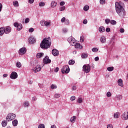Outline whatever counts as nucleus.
Segmentation results:
<instances>
[{
    "label": "nucleus",
    "instance_id": "680f3d73",
    "mask_svg": "<svg viewBox=\"0 0 128 128\" xmlns=\"http://www.w3.org/2000/svg\"><path fill=\"white\" fill-rule=\"evenodd\" d=\"M64 2H61L60 4V6H64Z\"/></svg>",
    "mask_w": 128,
    "mask_h": 128
},
{
    "label": "nucleus",
    "instance_id": "f257e3e1",
    "mask_svg": "<svg viewBox=\"0 0 128 128\" xmlns=\"http://www.w3.org/2000/svg\"><path fill=\"white\" fill-rule=\"evenodd\" d=\"M116 10L118 14L121 18H124L126 16V10L122 7V2H116L115 3Z\"/></svg>",
    "mask_w": 128,
    "mask_h": 128
},
{
    "label": "nucleus",
    "instance_id": "a19ab883",
    "mask_svg": "<svg viewBox=\"0 0 128 128\" xmlns=\"http://www.w3.org/2000/svg\"><path fill=\"white\" fill-rule=\"evenodd\" d=\"M105 22H106V24H110V20L108 18H106L105 20Z\"/></svg>",
    "mask_w": 128,
    "mask_h": 128
},
{
    "label": "nucleus",
    "instance_id": "864d4df0",
    "mask_svg": "<svg viewBox=\"0 0 128 128\" xmlns=\"http://www.w3.org/2000/svg\"><path fill=\"white\" fill-rule=\"evenodd\" d=\"M66 20V18L63 17L62 19H61V22H65Z\"/></svg>",
    "mask_w": 128,
    "mask_h": 128
},
{
    "label": "nucleus",
    "instance_id": "7ed1b4c3",
    "mask_svg": "<svg viewBox=\"0 0 128 128\" xmlns=\"http://www.w3.org/2000/svg\"><path fill=\"white\" fill-rule=\"evenodd\" d=\"M16 114L10 113L8 114L6 116V122H12V120H14V118H16Z\"/></svg>",
    "mask_w": 128,
    "mask_h": 128
},
{
    "label": "nucleus",
    "instance_id": "c85d7f7f",
    "mask_svg": "<svg viewBox=\"0 0 128 128\" xmlns=\"http://www.w3.org/2000/svg\"><path fill=\"white\" fill-rule=\"evenodd\" d=\"M114 118H120V112H116L114 114Z\"/></svg>",
    "mask_w": 128,
    "mask_h": 128
},
{
    "label": "nucleus",
    "instance_id": "13d9d810",
    "mask_svg": "<svg viewBox=\"0 0 128 128\" xmlns=\"http://www.w3.org/2000/svg\"><path fill=\"white\" fill-rule=\"evenodd\" d=\"M58 70L59 68L58 67L56 68L54 70V72H58Z\"/></svg>",
    "mask_w": 128,
    "mask_h": 128
},
{
    "label": "nucleus",
    "instance_id": "49530a36",
    "mask_svg": "<svg viewBox=\"0 0 128 128\" xmlns=\"http://www.w3.org/2000/svg\"><path fill=\"white\" fill-rule=\"evenodd\" d=\"M66 10V6H63L60 8V12H63V10Z\"/></svg>",
    "mask_w": 128,
    "mask_h": 128
},
{
    "label": "nucleus",
    "instance_id": "1a4fd4ad",
    "mask_svg": "<svg viewBox=\"0 0 128 128\" xmlns=\"http://www.w3.org/2000/svg\"><path fill=\"white\" fill-rule=\"evenodd\" d=\"M52 60H50V58H48V56H46L43 59V62L44 64H50Z\"/></svg>",
    "mask_w": 128,
    "mask_h": 128
},
{
    "label": "nucleus",
    "instance_id": "e2e57ef3",
    "mask_svg": "<svg viewBox=\"0 0 128 128\" xmlns=\"http://www.w3.org/2000/svg\"><path fill=\"white\" fill-rule=\"evenodd\" d=\"M98 60H100V58H98V56H96L94 58V60L96 62H98Z\"/></svg>",
    "mask_w": 128,
    "mask_h": 128
},
{
    "label": "nucleus",
    "instance_id": "37998d69",
    "mask_svg": "<svg viewBox=\"0 0 128 128\" xmlns=\"http://www.w3.org/2000/svg\"><path fill=\"white\" fill-rule=\"evenodd\" d=\"M69 24H70V20L68 19H66V20L64 22V24L66 26H68Z\"/></svg>",
    "mask_w": 128,
    "mask_h": 128
},
{
    "label": "nucleus",
    "instance_id": "052dcab7",
    "mask_svg": "<svg viewBox=\"0 0 128 128\" xmlns=\"http://www.w3.org/2000/svg\"><path fill=\"white\" fill-rule=\"evenodd\" d=\"M106 32H110V28H106Z\"/></svg>",
    "mask_w": 128,
    "mask_h": 128
},
{
    "label": "nucleus",
    "instance_id": "9b49d317",
    "mask_svg": "<svg viewBox=\"0 0 128 128\" xmlns=\"http://www.w3.org/2000/svg\"><path fill=\"white\" fill-rule=\"evenodd\" d=\"M4 30L5 32V34H10L12 32V28L10 26H6L4 28Z\"/></svg>",
    "mask_w": 128,
    "mask_h": 128
},
{
    "label": "nucleus",
    "instance_id": "5fc2aeb1",
    "mask_svg": "<svg viewBox=\"0 0 128 128\" xmlns=\"http://www.w3.org/2000/svg\"><path fill=\"white\" fill-rule=\"evenodd\" d=\"M120 32H121L122 34L124 32V29L122 28H120Z\"/></svg>",
    "mask_w": 128,
    "mask_h": 128
},
{
    "label": "nucleus",
    "instance_id": "cd10ccee",
    "mask_svg": "<svg viewBox=\"0 0 128 128\" xmlns=\"http://www.w3.org/2000/svg\"><path fill=\"white\" fill-rule=\"evenodd\" d=\"M50 26V21L48 22L45 20L44 26Z\"/></svg>",
    "mask_w": 128,
    "mask_h": 128
},
{
    "label": "nucleus",
    "instance_id": "3c124183",
    "mask_svg": "<svg viewBox=\"0 0 128 128\" xmlns=\"http://www.w3.org/2000/svg\"><path fill=\"white\" fill-rule=\"evenodd\" d=\"M38 128H44V124H40Z\"/></svg>",
    "mask_w": 128,
    "mask_h": 128
},
{
    "label": "nucleus",
    "instance_id": "7c9ffc66",
    "mask_svg": "<svg viewBox=\"0 0 128 128\" xmlns=\"http://www.w3.org/2000/svg\"><path fill=\"white\" fill-rule=\"evenodd\" d=\"M50 88L52 90H54L56 88H58V86L56 84H52L50 86Z\"/></svg>",
    "mask_w": 128,
    "mask_h": 128
},
{
    "label": "nucleus",
    "instance_id": "338daca9",
    "mask_svg": "<svg viewBox=\"0 0 128 128\" xmlns=\"http://www.w3.org/2000/svg\"><path fill=\"white\" fill-rule=\"evenodd\" d=\"M72 88V90H76V86H73Z\"/></svg>",
    "mask_w": 128,
    "mask_h": 128
},
{
    "label": "nucleus",
    "instance_id": "72a5a7b5",
    "mask_svg": "<svg viewBox=\"0 0 128 128\" xmlns=\"http://www.w3.org/2000/svg\"><path fill=\"white\" fill-rule=\"evenodd\" d=\"M77 102L78 104H82V98H78Z\"/></svg>",
    "mask_w": 128,
    "mask_h": 128
},
{
    "label": "nucleus",
    "instance_id": "423d86ee",
    "mask_svg": "<svg viewBox=\"0 0 128 128\" xmlns=\"http://www.w3.org/2000/svg\"><path fill=\"white\" fill-rule=\"evenodd\" d=\"M82 68H83V70L86 74H88V72H90V66L88 64V66H86V64L84 65Z\"/></svg>",
    "mask_w": 128,
    "mask_h": 128
},
{
    "label": "nucleus",
    "instance_id": "393cba45",
    "mask_svg": "<svg viewBox=\"0 0 128 128\" xmlns=\"http://www.w3.org/2000/svg\"><path fill=\"white\" fill-rule=\"evenodd\" d=\"M13 6L15 7V8H18L19 6V4H18V1H14L13 2Z\"/></svg>",
    "mask_w": 128,
    "mask_h": 128
},
{
    "label": "nucleus",
    "instance_id": "09e8293b",
    "mask_svg": "<svg viewBox=\"0 0 128 128\" xmlns=\"http://www.w3.org/2000/svg\"><path fill=\"white\" fill-rule=\"evenodd\" d=\"M84 36H80V42H84Z\"/></svg>",
    "mask_w": 128,
    "mask_h": 128
},
{
    "label": "nucleus",
    "instance_id": "0eeeda50",
    "mask_svg": "<svg viewBox=\"0 0 128 128\" xmlns=\"http://www.w3.org/2000/svg\"><path fill=\"white\" fill-rule=\"evenodd\" d=\"M14 26L15 28H16L18 30H22V24H18V22L14 23Z\"/></svg>",
    "mask_w": 128,
    "mask_h": 128
},
{
    "label": "nucleus",
    "instance_id": "69168bd1",
    "mask_svg": "<svg viewBox=\"0 0 128 128\" xmlns=\"http://www.w3.org/2000/svg\"><path fill=\"white\" fill-rule=\"evenodd\" d=\"M107 128H112V125L108 124L107 126Z\"/></svg>",
    "mask_w": 128,
    "mask_h": 128
},
{
    "label": "nucleus",
    "instance_id": "6ab92c4d",
    "mask_svg": "<svg viewBox=\"0 0 128 128\" xmlns=\"http://www.w3.org/2000/svg\"><path fill=\"white\" fill-rule=\"evenodd\" d=\"M44 52H38L36 54V58H42V56H44Z\"/></svg>",
    "mask_w": 128,
    "mask_h": 128
},
{
    "label": "nucleus",
    "instance_id": "79ce46f5",
    "mask_svg": "<svg viewBox=\"0 0 128 128\" xmlns=\"http://www.w3.org/2000/svg\"><path fill=\"white\" fill-rule=\"evenodd\" d=\"M98 51V48H92V52H96Z\"/></svg>",
    "mask_w": 128,
    "mask_h": 128
},
{
    "label": "nucleus",
    "instance_id": "dca6fc26",
    "mask_svg": "<svg viewBox=\"0 0 128 128\" xmlns=\"http://www.w3.org/2000/svg\"><path fill=\"white\" fill-rule=\"evenodd\" d=\"M74 46L76 48H78V50H82L83 48L82 46L80 44V43H76V44L74 45Z\"/></svg>",
    "mask_w": 128,
    "mask_h": 128
},
{
    "label": "nucleus",
    "instance_id": "4468645a",
    "mask_svg": "<svg viewBox=\"0 0 128 128\" xmlns=\"http://www.w3.org/2000/svg\"><path fill=\"white\" fill-rule=\"evenodd\" d=\"M28 42L31 44L36 42V38L34 37H30L28 39Z\"/></svg>",
    "mask_w": 128,
    "mask_h": 128
},
{
    "label": "nucleus",
    "instance_id": "774afa93",
    "mask_svg": "<svg viewBox=\"0 0 128 128\" xmlns=\"http://www.w3.org/2000/svg\"><path fill=\"white\" fill-rule=\"evenodd\" d=\"M50 128H56V125H52Z\"/></svg>",
    "mask_w": 128,
    "mask_h": 128
},
{
    "label": "nucleus",
    "instance_id": "f3484780",
    "mask_svg": "<svg viewBox=\"0 0 128 128\" xmlns=\"http://www.w3.org/2000/svg\"><path fill=\"white\" fill-rule=\"evenodd\" d=\"M122 116L124 118V120H128V112H125L122 114Z\"/></svg>",
    "mask_w": 128,
    "mask_h": 128
},
{
    "label": "nucleus",
    "instance_id": "a878e982",
    "mask_svg": "<svg viewBox=\"0 0 128 128\" xmlns=\"http://www.w3.org/2000/svg\"><path fill=\"white\" fill-rule=\"evenodd\" d=\"M57 3L54 1L51 2V8H56V6Z\"/></svg>",
    "mask_w": 128,
    "mask_h": 128
},
{
    "label": "nucleus",
    "instance_id": "603ef678",
    "mask_svg": "<svg viewBox=\"0 0 128 128\" xmlns=\"http://www.w3.org/2000/svg\"><path fill=\"white\" fill-rule=\"evenodd\" d=\"M30 22V18H26L25 19V24H28Z\"/></svg>",
    "mask_w": 128,
    "mask_h": 128
},
{
    "label": "nucleus",
    "instance_id": "4be33fe9",
    "mask_svg": "<svg viewBox=\"0 0 128 128\" xmlns=\"http://www.w3.org/2000/svg\"><path fill=\"white\" fill-rule=\"evenodd\" d=\"M12 126H18V122L16 120H14L12 122Z\"/></svg>",
    "mask_w": 128,
    "mask_h": 128
},
{
    "label": "nucleus",
    "instance_id": "6e6552de",
    "mask_svg": "<svg viewBox=\"0 0 128 128\" xmlns=\"http://www.w3.org/2000/svg\"><path fill=\"white\" fill-rule=\"evenodd\" d=\"M10 78L12 80H16L18 78V73L16 72H12L10 75Z\"/></svg>",
    "mask_w": 128,
    "mask_h": 128
},
{
    "label": "nucleus",
    "instance_id": "9d476101",
    "mask_svg": "<svg viewBox=\"0 0 128 128\" xmlns=\"http://www.w3.org/2000/svg\"><path fill=\"white\" fill-rule=\"evenodd\" d=\"M33 70H34V72H40L42 70V68L40 67V65H37L36 68H33Z\"/></svg>",
    "mask_w": 128,
    "mask_h": 128
},
{
    "label": "nucleus",
    "instance_id": "bb28decb",
    "mask_svg": "<svg viewBox=\"0 0 128 128\" xmlns=\"http://www.w3.org/2000/svg\"><path fill=\"white\" fill-rule=\"evenodd\" d=\"M81 58H88V54L87 53H82L81 55Z\"/></svg>",
    "mask_w": 128,
    "mask_h": 128
},
{
    "label": "nucleus",
    "instance_id": "5701e85b",
    "mask_svg": "<svg viewBox=\"0 0 128 128\" xmlns=\"http://www.w3.org/2000/svg\"><path fill=\"white\" fill-rule=\"evenodd\" d=\"M75 63L76 61H74V60H70L68 62V64H70V66H74V64Z\"/></svg>",
    "mask_w": 128,
    "mask_h": 128
},
{
    "label": "nucleus",
    "instance_id": "39448f33",
    "mask_svg": "<svg viewBox=\"0 0 128 128\" xmlns=\"http://www.w3.org/2000/svg\"><path fill=\"white\" fill-rule=\"evenodd\" d=\"M68 42L71 46H74L76 44V39L72 36H70L68 38Z\"/></svg>",
    "mask_w": 128,
    "mask_h": 128
},
{
    "label": "nucleus",
    "instance_id": "aec40b11",
    "mask_svg": "<svg viewBox=\"0 0 128 128\" xmlns=\"http://www.w3.org/2000/svg\"><path fill=\"white\" fill-rule=\"evenodd\" d=\"M5 33L4 28V27H2L0 28V36H2Z\"/></svg>",
    "mask_w": 128,
    "mask_h": 128
},
{
    "label": "nucleus",
    "instance_id": "ea45409f",
    "mask_svg": "<svg viewBox=\"0 0 128 128\" xmlns=\"http://www.w3.org/2000/svg\"><path fill=\"white\" fill-rule=\"evenodd\" d=\"M110 22L111 24H116V21L114 20H112L111 21H110Z\"/></svg>",
    "mask_w": 128,
    "mask_h": 128
},
{
    "label": "nucleus",
    "instance_id": "20e7f679",
    "mask_svg": "<svg viewBox=\"0 0 128 128\" xmlns=\"http://www.w3.org/2000/svg\"><path fill=\"white\" fill-rule=\"evenodd\" d=\"M62 74H68L70 72V67L68 65H66L62 68Z\"/></svg>",
    "mask_w": 128,
    "mask_h": 128
},
{
    "label": "nucleus",
    "instance_id": "473e14b6",
    "mask_svg": "<svg viewBox=\"0 0 128 128\" xmlns=\"http://www.w3.org/2000/svg\"><path fill=\"white\" fill-rule=\"evenodd\" d=\"M114 68L113 66L108 67L107 68V70H108V72H112V70H114Z\"/></svg>",
    "mask_w": 128,
    "mask_h": 128
},
{
    "label": "nucleus",
    "instance_id": "de8ad7c7",
    "mask_svg": "<svg viewBox=\"0 0 128 128\" xmlns=\"http://www.w3.org/2000/svg\"><path fill=\"white\" fill-rule=\"evenodd\" d=\"M29 104H30L28 103V102H26L24 103V106L26 107V106H28Z\"/></svg>",
    "mask_w": 128,
    "mask_h": 128
},
{
    "label": "nucleus",
    "instance_id": "ddd939ff",
    "mask_svg": "<svg viewBox=\"0 0 128 128\" xmlns=\"http://www.w3.org/2000/svg\"><path fill=\"white\" fill-rule=\"evenodd\" d=\"M26 52V49L24 48H22L19 50V54H24Z\"/></svg>",
    "mask_w": 128,
    "mask_h": 128
},
{
    "label": "nucleus",
    "instance_id": "0e129e2a",
    "mask_svg": "<svg viewBox=\"0 0 128 128\" xmlns=\"http://www.w3.org/2000/svg\"><path fill=\"white\" fill-rule=\"evenodd\" d=\"M2 4L0 3V12H2Z\"/></svg>",
    "mask_w": 128,
    "mask_h": 128
},
{
    "label": "nucleus",
    "instance_id": "412c9836",
    "mask_svg": "<svg viewBox=\"0 0 128 128\" xmlns=\"http://www.w3.org/2000/svg\"><path fill=\"white\" fill-rule=\"evenodd\" d=\"M98 30H99L100 32H105L106 29L104 28V26H102L99 28Z\"/></svg>",
    "mask_w": 128,
    "mask_h": 128
},
{
    "label": "nucleus",
    "instance_id": "c03bdc74",
    "mask_svg": "<svg viewBox=\"0 0 128 128\" xmlns=\"http://www.w3.org/2000/svg\"><path fill=\"white\" fill-rule=\"evenodd\" d=\"M100 4H106V0H100Z\"/></svg>",
    "mask_w": 128,
    "mask_h": 128
},
{
    "label": "nucleus",
    "instance_id": "a18cd8bd",
    "mask_svg": "<svg viewBox=\"0 0 128 128\" xmlns=\"http://www.w3.org/2000/svg\"><path fill=\"white\" fill-rule=\"evenodd\" d=\"M106 96H108V98H110V96H112V93H110V92H108L106 93Z\"/></svg>",
    "mask_w": 128,
    "mask_h": 128
},
{
    "label": "nucleus",
    "instance_id": "f704fd0d",
    "mask_svg": "<svg viewBox=\"0 0 128 128\" xmlns=\"http://www.w3.org/2000/svg\"><path fill=\"white\" fill-rule=\"evenodd\" d=\"M16 66H17V68H21L22 67V63H20V62H17L16 64Z\"/></svg>",
    "mask_w": 128,
    "mask_h": 128
},
{
    "label": "nucleus",
    "instance_id": "f03ea898",
    "mask_svg": "<svg viewBox=\"0 0 128 128\" xmlns=\"http://www.w3.org/2000/svg\"><path fill=\"white\" fill-rule=\"evenodd\" d=\"M51 44L52 42L50 41V38L48 37V38H44L40 44V48L46 50L49 48H50Z\"/></svg>",
    "mask_w": 128,
    "mask_h": 128
},
{
    "label": "nucleus",
    "instance_id": "58836bf2",
    "mask_svg": "<svg viewBox=\"0 0 128 128\" xmlns=\"http://www.w3.org/2000/svg\"><path fill=\"white\" fill-rule=\"evenodd\" d=\"M44 22H46L45 20H42L40 22V24L41 26H44Z\"/></svg>",
    "mask_w": 128,
    "mask_h": 128
},
{
    "label": "nucleus",
    "instance_id": "c756f323",
    "mask_svg": "<svg viewBox=\"0 0 128 128\" xmlns=\"http://www.w3.org/2000/svg\"><path fill=\"white\" fill-rule=\"evenodd\" d=\"M76 116H73L70 118V122H76Z\"/></svg>",
    "mask_w": 128,
    "mask_h": 128
},
{
    "label": "nucleus",
    "instance_id": "2f4dec72",
    "mask_svg": "<svg viewBox=\"0 0 128 128\" xmlns=\"http://www.w3.org/2000/svg\"><path fill=\"white\" fill-rule=\"evenodd\" d=\"M6 124H8V122L6 120H4L2 122V125L3 126H6Z\"/></svg>",
    "mask_w": 128,
    "mask_h": 128
},
{
    "label": "nucleus",
    "instance_id": "bf43d9fd",
    "mask_svg": "<svg viewBox=\"0 0 128 128\" xmlns=\"http://www.w3.org/2000/svg\"><path fill=\"white\" fill-rule=\"evenodd\" d=\"M62 32H64V33L68 32V29H66V28H64L63 29Z\"/></svg>",
    "mask_w": 128,
    "mask_h": 128
},
{
    "label": "nucleus",
    "instance_id": "f8f14e48",
    "mask_svg": "<svg viewBox=\"0 0 128 128\" xmlns=\"http://www.w3.org/2000/svg\"><path fill=\"white\" fill-rule=\"evenodd\" d=\"M59 54H60V52H58V50L53 49L52 50V54H53V56H58Z\"/></svg>",
    "mask_w": 128,
    "mask_h": 128
},
{
    "label": "nucleus",
    "instance_id": "b1692460",
    "mask_svg": "<svg viewBox=\"0 0 128 128\" xmlns=\"http://www.w3.org/2000/svg\"><path fill=\"white\" fill-rule=\"evenodd\" d=\"M116 98H117L118 100H122V96L120 94H118L116 96Z\"/></svg>",
    "mask_w": 128,
    "mask_h": 128
},
{
    "label": "nucleus",
    "instance_id": "c9c22d12",
    "mask_svg": "<svg viewBox=\"0 0 128 128\" xmlns=\"http://www.w3.org/2000/svg\"><path fill=\"white\" fill-rule=\"evenodd\" d=\"M46 6V3L44 2H40L39 3V6Z\"/></svg>",
    "mask_w": 128,
    "mask_h": 128
},
{
    "label": "nucleus",
    "instance_id": "6e6d98bb",
    "mask_svg": "<svg viewBox=\"0 0 128 128\" xmlns=\"http://www.w3.org/2000/svg\"><path fill=\"white\" fill-rule=\"evenodd\" d=\"M83 24H88V20L86 19H84V20H83Z\"/></svg>",
    "mask_w": 128,
    "mask_h": 128
},
{
    "label": "nucleus",
    "instance_id": "4c0bfd02",
    "mask_svg": "<svg viewBox=\"0 0 128 128\" xmlns=\"http://www.w3.org/2000/svg\"><path fill=\"white\" fill-rule=\"evenodd\" d=\"M60 96V94H56L54 96V98H58Z\"/></svg>",
    "mask_w": 128,
    "mask_h": 128
},
{
    "label": "nucleus",
    "instance_id": "e433bc0d",
    "mask_svg": "<svg viewBox=\"0 0 128 128\" xmlns=\"http://www.w3.org/2000/svg\"><path fill=\"white\" fill-rule=\"evenodd\" d=\"M88 8H90V6H85L84 8V10L85 12L88 10Z\"/></svg>",
    "mask_w": 128,
    "mask_h": 128
},
{
    "label": "nucleus",
    "instance_id": "4d7b16f0",
    "mask_svg": "<svg viewBox=\"0 0 128 128\" xmlns=\"http://www.w3.org/2000/svg\"><path fill=\"white\" fill-rule=\"evenodd\" d=\"M34 30V28H30L28 31H29V32H33Z\"/></svg>",
    "mask_w": 128,
    "mask_h": 128
},
{
    "label": "nucleus",
    "instance_id": "a211bd4d",
    "mask_svg": "<svg viewBox=\"0 0 128 128\" xmlns=\"http://www.w3.org/2000/svg\"><path fill=\"white\" fill-rule=\"evenodd\" d=\"M100 42L102 44H104L106 42V38L104 36H102L100 38Z\"/></svg>",
    "mask_w": 128,
    "mask_h": 128
},
{
    "label": "nucleus",
    "instance_id": "2eb2a0df",
    "mask_svg": "<svg viewBox=\"0 0 128 128\" xmlns=\"http://www.w3.org/2000/svg\"><path fill=\"white\" fill-rule=\"evenodd\" d=\"M118 84L119 86H121V88H124V83L122 82V78H120L118 80Z\"/></svg>",
    "mask_w": 128,
    "mask_h": 128
},
{
    "label": "nucleus",
    "instance_id": "8fccbe9b",
    "mask_svg": "<svg viewBox=\"0 0 128 128\" xmlns=\"http://www.w3.org/2000/svg\"><path fill=\"white\" fill-rule=\"evenodd\" d=\"M70 100L72 102H74V100H76V96H72L70 97Z\"/></svg>",
    "mask_w": 128,
    "mask_h": 128
}]
</instances>
